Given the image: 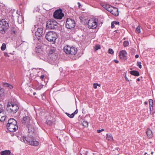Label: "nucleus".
<instances>
[{
  "label": "nucleus",
  "instance_id": "f257e3e1",
  "mask_svg": "<svg viewBox=\"0 0 155 155\" xmlns=\"http://www.w3.org/2000/svg\"><path fill=\"white\" fill-rule=\"evenodd\" d=\"M22 123L26 125L28 128V130L31 132L33 131V127L31 124V119L28 114L23 117L21 120Z\"/></svg>",
  "mask_w": 155,
  "mask_h": 155
},
{
  "label": "nucleus",
  "instance_id": "f03ea898",
  "mask_svg": "<svg viewBox=\"0 0 155 155\" xmlns=\"http://www.w3.org/2000/svg\"><path fill=\"white\" fill-rule=\"evenodd\" d=\"M57 38L56 33L53 31H49L45 35L46 39L49 41L52 42L53 43L55 42V40Z\"/></svg>",
  "mask_w": 155,
  "mask_h": 155
},
{
  "label": "nucleus",
  "instance_id": "7ed1b4c3",
  "mask_svg": "<svg viewBox=\"0 0 155 155\" xmlns=\"http://www.w3.org/2000/svg\"><path fill=\"white\" fill-rule=\"evenodd\" d=\"M19 109L18 105L13 103L8 102L7 105V110L12 114L16 113Z\"/></svg>",
  "mask_w": 155,
  "mask_h": 155
},
{
  "label": "nucleus",
  "instance_id": "20e7f679",
  "mask_svg": "<svg viewBox=\"0 0 155 155\" xmlns=\"http://www.w3.org/2000/svg\"><path fill=\"white\" fill-rule=\"evenodd\" d=\"M58 24L54 20L52 19L47 21L46 27L48 29H54L58 27Z\"/></svg>",
  "mask_w": 155,
  "mask_h": 155
},
{
  "label": "nucleus",
  "instance_id": "39448f33",
  "mask_svg": "<svg viewBox=\"0 0 155 155\" xmlns=\"http://www.w3.org/2000/svg\"><path fill=\"white\" fill-rule=\"evenodd\" d=\"M64 52L67 54L71 55H75L77 53V49L73 47H71L69 46H65L64 48Z\"/></svg>",
  "mask_w": 155,
  "mask_h": 155
},
{
  "label": "nucleus",
  "instance_id": "423d86ee",
  "mask_svg": "<svg viewBox=\"0 0 155 155\" xmlns=\"http://www.w3.org/2000/svg\"><path fill=\"white\" fill-rule=\"evenodd\" d=\"M75 23L74 20L70 18H68L66 21V27L67 28L71 29L74 27Z\"/></svg>",
  "mask_w": 155,
  "mask_h": 155
},
{
  "label": "nucleus",
  "instance_id": "0eeeda50",
  "mask_svg": "<svg viewBox=\"0 0 155 155\" xmlns=\"http://www.w3.org/2000/svg\"><path fill=\"white\" fill-rule=\"evenodd\" d=\"M97 24L96 20L94 18H91L88 21V26L90 28L95 29L97 27Z\"/></svg>",
  "mask_w": 155,
  "mask_h": 155
},
{
  "label": "nucleus",
  "instance_id": "6e6552de",
  "mask_svg": "<svg viewBox=\"0 0 155 155\" xmlns=\"http://www.w3.org/2000/svg\"><path fill=\"white\" fill-rule=\"evenodd\" d=\"M61 9L56 10L54 13L53 16L54 18L58 19H61L64 16V14L62 12Z\"/></svg>",
  "mask_w": 155,
  "mask_h": 155
},
{
  "label": "nucleus",
  "instance_id": "1a4fd4ad",
  "mask_svg": "<svg viewBox=\"0 0 155 155\" xmlns=\"http://www.w3.org/2000/svg\"><path fill=\"white\" fill-rule=\"evenodd\" d=\"M56 48H50L48 54V57L52 60L54 61L55 59L57 58L55 54Z\"/></svg>",
  "mask_w": 155,
  "mask_h": 155
},
{
  "label": "nucleus",
  "instance_id": "9d476101",
  "mask_svg": "<svg viewBox=\"0 0 155 155\" xmlns=\"http://www.w3.org/2000/svg\"><path fill=\"white\" fill-rule=\"evenodd\" d=\"M7 129L11 132L15 131L18 129V127L16 124H13L7 125Z\"/></svg>",
  "mask_w": 155,
  "mask_h": 155
},
{
  "label": "nucleus",
  "instance_id": "9b49d317",
  "mask_svg": "<svg viewBox=\"0 0 155 155\" xmlns=\"http://www.w3.org/2000/svg\"><path fill=\"white\" fill-rule=\"evenodd\" d=\"M33 138L32 137H23L21 139V141L24 142L25 143H27L28 144H31L32 143V141Z\"/></svg>",
  "mask_w": 155,
  "mask_h": 155
},
{
  "label": "nucleus",
  "instance_id": "f8f14e48",
  "mask_svg": "<svg viewBox=\"0 0 155 155\" xmlns=\"http://www.w3.org/2000/svg\"><path fill=\"white\" fill-rule=\"evenodd\" d=\"M127 53L124 50H122L119 53V57L120 59L124 60L127 59Z\"/></svg>",
  "mask_w": 155,
  "mask_h": 155
},
{
  "label": "nucleus",
  "instance_id": "ddd939ff",
  "mask_svg": "<svg viewBox=\"0 0 155 155\" xmlns=\"http://www.w3.org/2000/svg\"><path fill=\"white\" fill-rule=\"evenodd\" d=\"M6 117V113L3 110L0 111V121L2 122L4 121Z\"/></svg>",
  "mask_w": 155,
  "mask_h": 155
},
{
  "label": "nucleus",
  "instance_id": "4468645a",
  "mask_svg": "<svg viewBox=\"0 0 155 155\" xmlns=\"http://www.w3.org/2000/svg\"><path fill=\"white\" fill-rule=\"evenodd\" d=\"M113 15L115 16H117L118 14V10L117 8L113 7L110 12Z\"/></svg>",
  "mask_w": 155,
  "mask_h": 155
},
{
  "label": "nucleus",
  "instance_id": "2eb2a0df",
  "mask_svg": "<svg viewBox=\"0 0 155 155\" xmlns=\"http://www.w3.org/2000/svg\"><path fill=\"white\" fill-rule=\"evenodd\" d=\"M37 31L39 34V35L41 36V37L45 33V30L42 28H38L37 29Z\"/></svg>",
  "mask_w": 155,
  "mask_h": 155
},
{
  "label": "nucleus",
  "instance_id": "dca6fc26",
  "mask_svg": "<svg viewBox=\"0 0 155 155\" xmlns=\"http://www.w3.org/2000/svg\"><path fill=\"white\" fill-rule=\"evenodd\" d=\"M17 123V121L15 120L13 118H11L8 120V123L7 124V125L13 124H16Z\"/></svg>",
  "mask_w": 155,
  "mask_h": 155
},
{
  "label": "nucleus",
  "instance_id": "f3484780",
  "mask_svg": "<svg viewBox=\"0 0 155 155\" xmlns=\"http://www.w3.org/2000/svg\"><path fill=\"white\" fill-rule=\"evenodd\" d=\"M35 50L37 53H41L43 51V48L41 46L38 45L36 47Z\"/></svg>",
  "mask_w": 155,
  "mask_h": 155
},
{
  "label": "nucleus",
  "instance_id": "a211bd4d",
  "mask_svg": "<svg viewBox=\"0 0 155 155\" xmlns=\"http://www.w3.org/2000/svg\"><path fill=\"white\" fill-rule=\"evenodd\" d=\"M147 136L149 138H151L153 137V134L152 131L149 129L147 130L146 132Z\"/></svg>",
  "mask_w": 155,
  "mask_h": 155
},
{
  "label": "nucleus",
  "instance_id": "6ab92c4d",
  "mask_svg": "<svg viewBox=\"0 0 155 155\" xmlns=\"http://www.w3.org/2000/svg\"><path fill=\"white\" fill-rule=\"evenodd\" d=\"M0 22H2V24H3L4 27L5 28H8L9 27L8 24L5 20L2 19L0 21Z\"/></svg>",
  "mask_w": 155,
  "mask_h": 155
},
{
  "label": "nucleus",
  "instance_id": "aec40b11",
  "mask_svg": "<svg viewBox=\"0 0 155 155\" xmlns=\"http://www.w3.org/2000/svg\"><path fill=\"white\" fill-rule=\"evenodd\" d=\"M7 28L4 27L3 24H2V22H0V32L3 33V32H5V31L7 30Z\"/></svg>",
  "mask_w": 155,
  "mask_h": 155
},
{
  "label": "nucleus",
  "instance_id": "412c9836",
  "mask_svg": "<svg viewBox=\"0 0 155 155\" xmlns=\"http://www.w3.org/2000/svg\"><path fill=\"white\" fill-rule=\"evenodd\" d=\"M11 151L9 150L2 151L0 153L1 155H9Z\"/></svg>",
  "mask_w": 155,
  "mask_h": 155
},
{
  "label": "nucleus",
  "instance_id": "4be33fe9",
  "mask_svg": "<svg viewBox=\"0 0 155 155\" xmlns=\"http://www.w3.org/2000/svg\"><path fill=\"white\" fill-rule=\"evenodd\" d=\"M130 73L132 75L136 76H138L139 75V72L137 71H130Z\"/></svg>",
  "mask_w": 155,
  "mask_h": 155
},
{
  "label": "nucleus",
  "instance_id": "5701e85b",
  "mask_svg": "<svg viewBox=\"0 0 155 155\" xmlns=\"http://www.w3.org/2000/svg\"><path fill=\"white\" fill-rule=\"evenodd\" d=\"M113 7L109 5H106L104 6V8L106 9L109 12L111 11V9Z\"/></svg>",
  "mask_w": 155,
  "mask_h": 155
},
{
  "label": "nucleus",
  "instance_id": "b1692460",
  "mask_svg": "<svg viewBox=\"0 0 155 155\" xmlns=\"http://www.w3.org/2000/svg\"><path fill=\"white\" fill-rule=\"evenodd\" d=\"M35 36L36 37L38 40L39 41H41V36L39 35V33L37 31L35 32Z\"/></svg>",
  "mask_w": 155,
  "mask_h": 155
},
{
  "label": "nucleus",
  "instance_id": "393cba45",
  "mask_svg": "<svg viewBox=\"0 0 155 155\" xmlns=\"http://www.w3.org/2000/svg\"><path fill=\"white\" fill-rule=\"evenodd\" d=\"M38 144L39 143L38 141L34 140L33 139L32 141V143H31L30 145L34 146H37Z\"/></svg>",
  "mask_w": 155,
  "mask_h": 155
},
{
  "label": "nucleus",
  "instance_id": "a878e982",
  "mask_svg": "<svg viewBox=\"0 0 155 155\" xmlns=\"http://www.w3.org/2000/svg\"><path fill=\"white\" fill-rule=\"evenodd\" d=\"M107 139L109 141H112L113 140L112 136L111 135H107Z\"/></svg>",
  "mask_w": 155,
  "mask_h": 155
},
{
  "label": "nucleus",
  "instance_id": "bb28decb",
  "mask_svg": "<svg viewBox=\"0 0 155 155\" xmlns=\"http://www.w3.org/2000/svg\"><path fill=\"white\" fill-rule=\"evenodd\" d=\"M10 33L12 35H15L16 33V31L15 28H13L10 31Z\"/></svg>",
  "mask_w": 155,
  "mask_h": 155
},
{
  "label": "nucleus",
  "instance_id": "cd10ccee",
  "mask_svg": "<svg viewBox=\"0 0 155 155\" xmlns=\"http://www.w3.org/2000/svg\"><path fill=\"white\" fill-rule=\"evenodd\" d=\"M149 104H150V108L151 110V107H153V100L152 99H150L149 100Z\"/></svg>",
  "mask_w": 155,
  "mask_h": 155
},
{
  "label": "nucleus",
  "instance_id": "c85d7f7f",
  "mask_svg": "<svg viewBox=\"0 0 155 155\" xmlns=\"http://www.w3.org/2000/svg\"><path fill=\"white\" fill-rule=\"evenodd\" d=\"M6 48V45L5 44L3 43L1 47V49L2 51L4 50Z\"/></svg>",
  "mask_w": 155,
  "mask_h": 155
},
{
  "label": "nucleus",
  "instance_id": "c756f323",
  "mask_svg": "<svg viewBox=\"0 0 155 155\" xmlns=\"http://www.w3.org/2000/svg\"><path fill=\"white\" fill-rule=\"evenodd\" d=\"M66 114L68 117H69L71 118H72L74 116V114H73V113H72L71 114H69L68 113H66Z\"/></svg>",
  "mask_w": 155,
  "mask_h": 155
},
{
  "label": "nucleus",
  "instance_id": "7c9ffc66",
  "mask_svg": "<svg viewBox=\"0 0 155 155\" xmlns=\"http://www.w3.org/2000/svg\"><path fill=\"white\" fill-rule=\"evenodd\" d=\"M101 48V47L100 45H97L95 46L94 48V51H96Z\"/></svg>",
  "mask_w": 155,
  "mask_h": 155
},
{
  "label": "nucleus",
  "instance_id": "2f4dec72",
  "mask_svg": "<svg viewBox=\"0 0 155 155\" xmlns=\"http://www.w3.org/2000/svg\"><path fill=\"white\" fill-rule=\"evenodd\" d=\"M46 122L47 124L49 125H51L52 124H53V122L51 120H47L46 121Z\"/></svg>",
  "mask_w": 155,
  "mask_h": 155
},
{
  "label": "nucleus",
  "instance_id": "473e14b6",
  "mask_svg": "<svg viewBox=\"0 0 155 155\" xmlns=\"http://www.w3.org/2000/svg\"><path fill=\"white\" fill-rule=\"evenodd\" d=\"M123 45L125 47L129 45L128 41H125L124 42Z\"/></svg>",
  "mask_w": 155,
  "mask_h": 155
},
{
  "label": "nucleus",
  "instance_id": "72a5a7b5",
  "mask_svg": "<svg viewBox=\"0 0 155 155\" xmlns=\"http://www.w3.org/2000/svg\"><path fill=\"white\" fill-rule=\"evenodd\" d=\"M114 51L111 48H109L108 50V53L111 54H113L114 53Z\"/></svg>",
  "mask_w": 155,
  "mask_h": 155
},
{
  "label": "nucleus",
  "instance_id": "f704fd0d",
  "mask_svg": "<svg viewBox=\"0 0 155 155\" xmlns=\"http://www.w3.org/2000/svg\"><path fill=\"white\" fill-rule=\"evenodd\" d=\"M82 124L83 126L85 127H87L88 125V123L87 121H84Z\"/></svg>",
  "mask_w": 155,
  "mask_h": 155
},
{
  "label": "nucleus",
  "instance_id": "c9c22d12",
  "mask_svg": "<svg viewBox=\"0 0 155 155\" xmlns=\"http://www.w3.org/2000/svg\"><path fill=\"white\" fill-rule=\"evenodd\" d=\"M141 63L140 62L138 61L137 63V65L138 66L139 68H141L142 65H141Z\"/></svg>",
  "mask_w": 155,
  "mask_h": 155
},
{
  "label": "nucleus",
  "instance_id": "e433bc0d",
  "mask_svg": "<svg viewBox=\"0 0 155 155\" xmlns=\"http://www.w3.org/2000/svg\"><path fill=\"white\" fill-rule=\"evenodd\" d=\"M136 31L138 33H140V27L139 26L137 27L136 29Z\"/></svg>",
  "mask_w": 155,
  "mask_h": 155
},
{
  "label": "nucleus",
  "instance_id": "4c0bfd02",
  "mask_svg": "<svg viewBox=\"0 0 155 155\" xmlns=\"http://www.w3.org/2000/svg\"><path fill=\"white\" fill-rule=\"evenodd\" d=\"M97 86H100V85L98 84H97V83H94L93 84V87L95 89L97 88Z\"/></svg>",
  "mask_w": 155,
  "mask_h": 155
},
{
  "label": "nucleus",
  "instance_id": "58836bf2",
  "mask_svg": "<svg viewBox=\"0 0 155 155\" xmlns=\"http://www.w3.org/2000/svg\"><path fill=\"white\" fill-rule=\"evenodd\" d=\"M4 109L3 108L2 105L1 103H0V111L3 110Z\"/></svg>",
  "mask_w": 155,
  "mask_h": 155
},
{
  "label": "nucleus",
  "instance_id": "ea45409f",
  "mask_svg": "<svg viewBox=\"0 0 155 155\" xmlns=\"http://www.w3.org/2000/svg\"><path fill=\"white\" fill-rule=\"evenodd\" d=\"M114 27V21H112L111 24V28H113Z\"/></svg>",
  "mask_w": 155,
  "mask_h": 155
},
{
  "label": "nucleus",
  "instance_id": "a19ab883",
  "mask_svg": "<svg viewBox=\"0 0 155 155\" xmlns=\"http://www.w3.org/2000/svg\"><path fill=\"white\" fill-rule=\"evenodd\" d=\"M104 129H102L101 130H97V133H100V132H101V131H104Z\"/></svg>",
  "mask_w": 155,
  "mask_h": 155
},
{
  "label": "nucleus",
  "instance_id": "79ce46f5",
  "mask_svg": "<svg viewBox=\"0 0 155 155\" xmlns=\"http://www.w3.org/2000/svg\"><path fill=\"white\" fill-rule=\"evenodd\" d=\"M114 22V25H119V22L118 21H113Z\"/></svg>",
  "mask_w": 155,
  "mask_h": 155
},
{
  "label": "nucleus",
  "instance_id": "37998d69",
  "mask_svg": "<svg viewBox=\"0 0 155 155\" xmlns=\"http://www.w3.org/2000/svg\"><path fill=\"white\" fill-rule=\"evenodd\" d=\"M10 84H9L8 83H5L4 84V85L5 86V87H8L9 85Z\"/></svg>",
  "mask_w": 155,
  "mask_h": 155
},
{
  "label": "nucleus",
  "instance_id": "c03bdc74",
  "mask_svg": "<svg viewBox=\"0 0 155 155\" xmlns=\"http://www.w3.org/2000/svg\"><path fill=\"white\" fill-rule=\"evenodd\" d=\"M78 109H76L75 110V112L74 113H73V114H74V115L75 114H77L78 113Z\"/></svg>",
  "mask_w": 155,
  "mask_h": 155
},
{
  "label": "nucleus",
  "instance_id": "a18cd8bd",
  "mask_svg": "<svg viewBox=\"0 0 155 155\" xmlns=\"http://www.w3.org/2000/svg\"><path fill=\"white\" fill-rule=\"evenodd\" d=\"M45 77V76L44 75H42L40 77V79L41 80H43V79Z\"/></svg>",
  "mask_w": 155,
  "mask_h": 155
},
{
  "label": "nucleus",
  "instance_id": "49530a36",
  "mask_svg": "<svg viewBox=\"0 0 155 155\" xmlns=\"http://www.w3.org/2000/svg\"><path fill=\"white\" fill-rule=\"evenodd\" d=\"M8 87L11 89L13 87V86L11 84L9 85Z\"/></svg>",
  "mask_w": 155,
  "mask_h": 155
},
{
  "label": "nucleus",
  "instance_id": "de8ad7c7",
  "mask_svg": "<svg viewBox=\"0 0 155 155\" xmlns=\"http://www.w3.org/2000/svg\"><path fill=\"white\" fill-rule=\"evenodd\" d=\"M125 78L127 81H129V80H128V78H127L126 75L125 76Z\"/></svg>",
  "mask_w": 155,
  "mask_h": 155
},
{
  "label": "nucleus",
  "instance_id": "09e8293b",
  "mask_svg": "<svg viewBox=\"0 0 155 155\" xmlns=\"http://www.w3.org/2000/svg\"><path fill=\"white\" fill-rule=\"evenodd\" d=\"M114 61L116 63H119V61L117 60H114Z\"/></svg>",
  "mask_w": 155,
  "mask_h": 155
},
{
  "label": "nucleus",
  "instance_id": "8fccbe9b",
  "mask_svg": "<svg viewBox=\"0 0 155 155\" xmlns=\"http://www.w3.org/2000/svg\"><path fill=\"white\" fill-rule=\"evenodd\" d=\"M78 5L79 8H80V6H81V4L80 3V2H78Z\"/></svg>",
  "mask_w": 155,
  "mask_h": 155
},
{
  "label": "nucleus",
  "instance_id": "3c124183",
  "mask_svg": "<svg viewBox=\"0 0 155 155\" xmlns=\"http://www.w3.org/2000/svg\"><path fill=\"white\" fill-rule=\"evenodd\" d=\"M139 56L138 54H136L135 55V58H139Z\"/></svg>",
  "mask_w": 155,
  "mask_h": 155
},
{
  "label": "nucleus",
  "instance_id": "603ef678",
  "mask_svg": "<svg viewBox=\"0 0 155 155\" xmlns=\"http://www.w3.org/2000/svg\"><path fill=\"white\" fill-rule=\"evenodd\" d=\"M5 56H8V54L7 53H5Z\"/></svg>",
  "mask_w": 155,
  "mask_h": 155
},
{
  "label": "nucleus",
  "instance_id": "864d4df0",
  "mask_svg": "<svg viewBox=\"0 0 155 155\" xmlns=\"http://www.w3.org/2000/svg\"><path fill=\"white\" fill-rule=\"evenodd\" d=\"M144 104L145 105H146V104H148V102H147L145 101L144 102Z\"/></svg>",
  "mask_w": 155,
  "mask_h": 155
},
{
  "label": "nucleus",
  "instance_id": "5fc2aeb1",
  "mask_svg": "<svg viewBox=\"0 0 155 155\" xmlns=\"http://www.w3.org/2000/svg\"><path fill=\"white\" fill-rule=\"evenodd\" d=\"M137 81H140V79L139 78H138L137 79Z\"/></svg>",
  "mask_w": 155,
  "mask_h": 155
},
{
  "label": "nucleus",
  "instance_id": "6e6d98bb",
  "mask_svg": "<svg viewBox=\"0 0 155 155\" xmlns=\"http://www.w3.org/2000/svg\"><path fill=\"white\" fill-rule=\"evenodd\" d=\"M88 153V152L87 151H86L85 152V154L87 155V153Z\"/></svg>",
  "mask_w": 155,
  "mask_h": 155
},
{
  "label": "nucleus",
  "instance_id": "4d7b16f0",
  "mask_svg": "<svg viewBox=\"0 0 155 155\" xmlns=\"http://www.w3.org/2000/svg\"><path fill=\"white\" fill-rule=\"evenodd\" d=\"M117 30H116L114 31V32H117Z\"/></svg>",
  "mask_w": 155,
  "mask_h": 155
},
{
  "label": "nucleus",
  "instance_id": "13d9d810",
  "mask_svg": "<svg viewBox=\"0 0 155 155\" xmlns=\"http://www.w3.org/2000/svg\"><path fill=\"white\" fill-rule=\"evenodd\" d=\"M35 94H36V93H33V94H34V95H35Z\"/></svg>",
  "mask_w": 155,
  "mask_h": 155
},
{
  "label": "nucleus",
  "instance_id": "bf43d9fd",
  "mask_svg": "<svg viewBox=\"0 0 155 155\" xmlns=\"http://www.w3.org/2000/svg\"><path fill=\"white\" fill-rule=\"evenodd\" d=\"M153 153V152H151V153H152V154Z\"/></svg>",
  "mask_w": 155,
  "mask_h": 155
}]
</instances>
